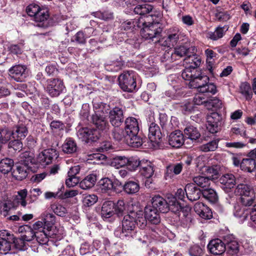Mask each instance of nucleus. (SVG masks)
Masks as SVG:
<instances>
[{"instance_id":"obj_1","label":"nucleus","mask_w":256,"mask_h":256,"mask_svg":"<svg viewBox=\"0 0 256 256\" xmlns=\"http://www.w3.org/2000/svg\"><path fill=\"white\" fill-rule=\"evenodd\" d=\"M146 224L147 220L142 210L130 211L128 214L124 216L122 220V230H116L114 234L122 239L129 240L135 235L136 226L143 229Z\"/></svg>"},{"instance_id":"obj_2","label":"nucleus","mask_w":256,"mask_h":256,"mask_svg":"<svg viewBox=\"0 0 256 256\" xmlns=\"http://www.w3.org/2000/svg\"><path fill=\"white\" fill-rule=\"evenodd\" d=\"M182 76L184 80L190 81V88H197L198 91L210 80L207 76L202 74L200 71L194 70L192 71L184 70L182 73Z\"/></svg>"},{"instance_id":"obj_3","label":"nucleus","mask_w":256,"mask_h":256,"mask_svg":"<svg viewBox=\"0 0 256 256\" xmlns=\"http://www.w3.org/2000/svg\"><path fill=\"white\" fill-rule=\"evenodd\" d=\"M162 31L160 24L158 22L148 23L140 30L141 36L146 40H151L155 42V40L161 37Z\"/></svg>"},{"instance_id":"obj_4","label":"nucleus","mask_w":256,"mask_h":256,"mask_svg":"<svg viewBox=\"0 0 256 256\" xmlns=\"http://www.w3.org/2000/svg\"><path fill=\"white\" fill-rule=\"evenodd\" d=\"M118 80L119 86L124 91L132 92L136 88V76L132 71L121 74L118 76Z\"/></svg>"},{"instance_id":"obj_5","label":"nucleus","mask_w":256,"mask_h":256,"mask_svg":"<svg viewBox=\"0 0 256 256\" xmlns=\"http://www.w3.org/2000/svg\"><path fill=\"white\" fill-rule=\"evenodd\" d=\"M77 136L82 140L89 142L96 141L100 136V132L98 129L84 128L78 130Z\"/></svg>"},{"instance_id":"obj_6","label":"nucleus","mask_w":256,"mask_h":256,"mask_svg":"<svg viewBox=\"0 0 256 256\" xmlns=\"http://www.w3.org/2000/svg\"><path fill=\"white\" fill-rule=\"evenodd\" d=\"M207 128L212 134L217 132L220 129L222 123V116L217 112H214L207 116Z\"/></svg>"},{"instance_id":"obj_7","label":"nucleus","mask_w":256,"mask_h":256,"mask_svg":"<svg viewBox=\"0 0 256 256\" xmlns=\"http://www.w3.org/2000/svg\"><path fill=\"white\" fill-rule=\"evenodd\" d=\"M64 88L62 82L58 79L48 80L46 90L52 96H58Z\"/></svg>"},{"instance_id":"obj_8","label":"nucleus","mask_w":256,"mask_h":256,"mask_svg":"<svg viewBox=\"0 0 256 256\" xmlns=\"http://www.w3.org/2000/svg\"><path fill=\"white\" fill-rule=\"evenodd\" d=\"M110 122L114 127H119L124 121V110L122 108L114 107L109 112Z\"/></svg>"},{"instance_id":"obj_9","label":"nucleus","mask_w":256,"mask_h":256,"mask_svg":"<svg viewBox=\"0 0 256 256\" xmlns=\"http://www.w3.org/2000/svg\"><path fill=\"white\" fill-rule=\"evenodd\" d=\"M58 157V153L54 148H48L40 153L38 157V161L42 165L50 164L52 160Z\"/></svg>"},{"instance_id":"obj_10","label":"nucleus","mask_w":256,"mask_h":256,"mask_svg":"<svg viewBox=\"0 0 256 256\" xmlns=\"http://www.w3.org/2000/svg\"><path fill=\"white\" fill-rule=\"evenodd\" d=\"M26 67L22 65H16L10 68L9 75L16 82H22L26 77Z\"/></svg>"},{"instance_id":"obj_11","label":"nucleus","mask_w":256,"mask_h":256,"mask_svg":"<svg viewBox=\"0 0 256 256\" xmlns=\"http://www.w3.org/2000/svg\"><path fill=\"white\" fill-rule=\"evenodd\" d=\"M221 188L226 192L233 188L238 182V178H236L232 174H228L222 176L220 179Z\"/></svg>"},{"instance_id":"obj_12","label":"nucleus","mask_w":256,"mask_h":256,"mask_svg":"<svg viewBox=\"0 0 256 256\" xmlns=\"http://www.w3.org/2000/svg\"><path fill=\"white\" fill-rule=\"evenodd\" d=\"M50 228V226H48L46 230L43 231H36L35 238L40 244H46L48 242L49 238H54L56 235V231Z\"/></svg>"},{"instance_id":"obj_13","label":"nucleus","mask_w":256,"mask_h":256,"mask_svg":"<svg viewBox=\"0 0 256 256\" xmlns=\"http://www.w3.org/2000/svg\"><path fill=\"white\" fill-rule=\"evenodd\" d=\"M160 212L154 208L150 205L146 206L144 216L152 224H157L160 222Z\"/></svg>"},{"instance_id":"obj_14","label":"nucleus","mask_w":256,"mask_h":256,"mask_svg":"<svg viewBox=\"0 0 256 256\" xmlns=\"http://www.w3.org/2000/svg\"><path fill=\"white\" fill-rule=\"evenodd\" d=\"M208 248L212 254L216 255L222 254L226 249V244L218 238L210 240Z\"/></svg>"},{"instance_id":"obj_15","label":"nucleus","mask_w":256,"mask_h":256,"mask_svg":"<svg viewBox=\"0 0 256 256\" xmlns=\"http://www.w3.org/2000/svg\"><path fill=\"white\" fill-rule=\"evenodd\" d=\"M187 198L191 202L198 200L202 194L201 190L193 184H187L184 188Z\"/></svg>"},{"instance_id":"obj_16","label":"nucleus","mask_w":256,"mask_h":256,"mask_svg":"<svg viewBox=\"0 0 256 256\" xmlns=\"http://www.w3.org/2000/svg\"><path fill=\"white\" fill-rule=\"evenodd\" d=\"M168 143L173 148H180L184 143V135L179 130L172 132L169 136Z\"/></svg>"},{"instance_id":"obj_17","label":"nucleus","mask_w":256,"mask_h":256,"mask_svg":"<svg viewBox=\"0 0 256 256\" xmlns=\"http://www.w3.org/2000/svg\"><path fill=\"white\" fill-rule=\"evenodd\" d=\"M154 208L160 212L165 213L168 211V202L160 196H155L152 199V205Z\"/></svg>"},{"instance_id":"obj_18","label":"nucleus","mask_w":256,"mask_h":256,"mask_svg":"<svg viewBox=\"0 0 256 256\" xmlns=\"http://www.w3.org/2000/svg\"><path fill=\"white\" fill-rule=\"evenodd\" d=\"M124 130L128 135L133 134H138L139 132V126L137 119L134 117L126 118L124 122Z\"/></svg>"},{"instance_id":"obj_19","label":"nucleus","mask_w":256,"mask_h":256,"mask_svg":"<svg viewBox=\"0 0 256 256\" xmlns=\"http://www.w3.org/2000/svg\"><path fill=\"white\" fill-rule=\"evenodd\" d=\"M201 60L196 55L189 54L184 60V70L190 71L196 70V68L200 66Z\"/></svg>"},{"instance_id":"obj_20","label":"nucleus","mask_w":256,"mask_h":256,"mask_svg":"<svg viewBox=\"0 0 256 256\" xmlns=\"http://www.w3.org/2000/svg\"><path fill=\"white\" fill-rule=\"evenodd\" d=\"M196 212L202 218L206 220L212 218V212L210 208L202 202H197L194 206Z\"/></svg>"},{"instance_id":"obj_21","label":"nucleus","mask_w":256,"mask_h":256,"mask_svg":"<svg viewBox=\"0 0 256 256\" xmlns=\"http://www.w3.org/2000/svg\"><path fill=\"white\" fill-rule=\"evenodd\" d=\"M48 14L47 10L42 9L34 18L36 22V26L42 28L48 27L49 26V22L48 20Z\"/></svg>"},{"instance_id":"obj_22","label":"nucleus","mask_w":256,"mask_h":256,"mask_svg":"<svg viewBox=\"0 0 256 256\" xmlns=\"http://www.w3.org/2000/svg\"><path fill=\"white\" fill-rule=\"evenodd\" d=\"M92 120L98 129L104 130L108 128L109 125L106 118L94 113L92 115Z\"/></svg>"},{"instance_id":"obj_23","label":"nucleus","mask_w":256,"mask_h":256,"mask_svg":"<svg viewBox=\"0 0 256 256\" xmlns=\"http://www.w3.org/2000/svg\"><path fill=\"white\" fill-rule=\"evenodd\" d=\"M114 202L112 201H106L104 202L101 210V214L104 218H108L112 216L114 213Z\"/></svg>"},{"instance_id":"obj_24","label":"nucleus","mask_w":256,"mask_h":256,"mask_svg":"<svg viewBox=\"0 0 256 256\" xmlns=\"http://www.w3.org/2000/svg\"><path fill=\"white\" fill-rule=\"evenodd\" d=\"M162 138L158 126L154 123H152L149 128L148 138L152 142L158 143Z\"/></svg>"},{"instance_id":"obj_25","label":"nucleus","mask_w":256,"mask_h":256,"mask_svg":"<svg viewBox=\"0 0 256 256\" xmlns=\"http://www.w3.org/2000/svg\"><path fill=\"white\" fill-rule=\"evenodd\" d=\"M20 158L22 162V164L26 166L27 169L31 168L30 165L36 164V160L34 158V154L31 152L26 151L21 154Z\"/></svg>"},{"instance_id":"obj_26","label":"nucleus","mask_w":256,"mask_h":256,"mask_svg":"<svg viewBox=\"0 0 256 256\" xmlns=\"http://www.w3.org/2000/svg\"><path fill=\"white\" fill-rule=\"evenodd\" d=\"M182 164L181 163L171 164L166 167L165 178L167 180L171 178L174 175L178 174L182 172Z\"/></svg>"},{"instance_id":"obj_27","label":"nucleus","mask_w":256,"mask_h":256,"mask_svg":"<svg viewBox=\"0 0 256 256\" xmlns=\"http://www.w3.org/2000/svg\"><path fill=\"white\" fill-rule=\"evenodd\" d=\"M128 136L126 133L125 130L118 127H114L112 130V136L116 141L126 144L127 136Z\"/></svg>"},{"instance_id":"obj_28","label":"nucleus","mask_w":256,"mask_h":256,"mask_svg":"<svg viewBox=\"0 0 256 256\" xmlns=\"http://www.w3.org/2000/svg\"><path fill=\"white\" fill-rule=\"evenodd\" d=\"M184 136L192 140H196L199 138L200 134L198 129L192 126H186L184 129Z\"/></svg>"},{"instance_id":"obj_29","label":"nucleus","mask_w":256,"mask_h":256,"mask_svg":"<svg viewBox=\"0 0 256 256\" xmlns=\"http://www.w3.org/2000/svg\"><path fill=\"white\" fill-rule=\"evenodd\" d=\"M99 188L102 193H110L114 188L112 181L108 178H102L99 182Z\"/></svg>"},{"instance_id":"obj_30","label":"nucleus","mask_w":256,"mask_h":256,"mask_svg":"<svg viewBox=\"0 0 256 256\" xmlns=\"http://www.w3.org/2000/svg\"><path fill=\"white\" fill-rule=\"evenodd\" d=\"M240 168L242 170L252 172L256 168V162L252 158H244L240 162Z\"/></svg>"},{"instance_id":"obj_31","label":"nucleus","mask_w":256,"mask_h":256,"mask_svg":"<svg viewBox=\"0 0 256 256\" xmlns=\"http://www.w3.org/2000/svg\"><path fill=\"white\" fill-rule=\"evenodd\" d=\"M140 172L146 178H150L154 172V166L150 162H142L140 164Z\"/></svg>"},{"instance_id":"obj_32","label":"nucleus","mask_w":256,"mask_h":256,"mask_svg":"<svg viewBox=\"0 0 256 256\" xmlns=\"http://www.w3.org/2000/svg\"><path fill=\"white\" fill-rule=\"evenodd\" d=\"M96 180V177L95 174H89L80 182V186L83 190L90 188L94 185Z\"/></svg>"},{"instance_id":"obj_33","label":"nucleus","mask_w":256,"mask_h":256,"mask_svg":"<svg viewBox=\"0 0 256 256\" xmlns=\"http://www.w3.org/2000/svg\"><path fill=\"white\" fill-rule=\"evenodd\" d=\"M62 151L66 154H73L76 151V142L72 138H67L62 146Z\"/></svg>"},{"instance_id":"obj_34","label":"nucleus","mask_w":256,"mask_h":256,"mask_svg":"<svg viewBox=\"0 0 256 256\" xmlns=\"http://www.w3.org/2000/svg\"><path fill=\"white\" fill-rule=\"evenodd\" d=\"M138 134H129L127 136L126 144L134 148H138L142 146L144 142L142 138L138 135Z\"/></svg>"},{"instance_id":"obj_35","label":"nucleus","mask_w":256,"mask_h":256,"mask_svg":"<svg viewBox=\"0 0 256 256\" xmlns=\"http://www.w3.org/2000/svg\"><path fill=\"white\" fill-rule=\"evenodd\" d=\"M13 203L9 198L4 199L0 201V211L1 214L4 216L8 215V212L13 208Z\"/></svg>"},{"instance_id":"obj_36","label":"nucleus","mask_w":256,"mask_h":256,"mask_svg":"<svg viewBox=\"0 0 256 256\" xmlns=\"http://www.w3.org/2000/svg\"><path fill=\"white\" fill-rule=\"evenodd\" d=\"M12 132V137L14 138L23 139L28 134L27 128L23 125L16 126Z\"/></svg>"},{"instance_id":"obj_37","label":"nucleus","mask_w":256,"mask_h":256,"mask_svg":"<svg viewBox=\"0 0 256 256\" xmlns=\"http://www.w3.org/2000/svg\"><path fill=\"white\" fill-rule=\"evenodd\" d=\"M14 161L10 158L2 159L0 162V171L4 174H8L14 166Z\"/></svg>"},{"instance_id":"obj_38","label":"nucleus","mask_w":256,"mask_h":256,"mask_svg":"<svg viewBox=\"0 0 256 256\" xmlns=\"http://www.w3.org/2000/svg\"><path fill=\"white\" fill-rule=\"evenodd\" d=\"M124 189L128 194H134L138 192L140 186L138 182L129 181L125 184Z\"/></svg>"},{"instance_id":"obj_39","label":"nucleus","mask_w":256,"mask_h":256,"mask_svg":"<svg viewBox=\"0 0 256 256\" xmlns=\"http://www.w3.org/2000/svg\"><path fill=\"white\" fill-rule=\"evenodd\" d=\"M203 196L211 202L214 203L218 200L216 192L212 188H205L202 192Z\"/></svg>"},{"instance_id":"obj_40","label":"nucleus","mask_w":256,"mask_h":256,"mask_svg":"<svg viewBox=\"0 0 256 256\" xmlns=\"http://www.w3.org/2000/svg\"><path fill=\"white\" fill-rule=\"evenodd\" d=\"M55 216L52 214L48 212H45L42 214V218L45 226L46 228L48 226H50V229L56 231V227L54 226V224L55 222Z\"/></svg>"},{"instance_id":"obj_41","label":"nucleus","mask_w":256,"mask_h":256,"mask_svg":"<svg viewBox=\"0 0 256 256\" xmlns=\"http://www.w3.org/2000/svg\"><path fill=\"white\" fill-rule=\"evenodd\" d=\"M222 102L220 100L216 98H213L206 100L205 106L208 110H217L222 108Z\"/></svg>"},{"instance_id":"obj_42","label":"nucleus","mask_w":256,"mask_h":256,"mask_svg":"<svg viewBox=\"0 0 256 256\" xmlns=\"http://www.w3.org/2000/svg\"><path fill=\"white\" fill-rule=\"evenodd\" d=\"M110 106L106 104H97L94 106V113L106 118L109 114Z\"/></svg>"},{"instance_id":"obj_43","label":"nucleus","mask_w":256,"mask_h":256,"mask_svg":"<svg viewBox=\"0 0 256 256\" xmlns=\"http://www.w3.org/2000/svg\"><path fill=\"white\" fill-rule=\"evenodd\" d=\"M193 181L196 185L202 188L208 187L210 183V178L208 176H201L194 177Z\"/></svg>"},{"instance_id":"obj_44","label":"nucleus","mask_w":256,"mask_h":256,"mask_svg":"<svg viewBox=\"0 0 256 256\" xmlns=\"http://www.w3.org/2000/svg\"><path fill=\"white\" fill-rule=\"evenodd\" d=\"M26 168L23 164L16 166V169L13 172V175L18 180H22L27 176Z\"/></svg>"},{"instance_id":"obj_45","label":"nucleus","mask_w":256,"mask_h":256,"mask_svg":"<svg viewBox=\"0 0 256 256\" xmlns=\"http://www.w3.org/2000/svg\"><path fill=\"white\" fill-rule=\"evenodd\" d=\"M218 139H216L200 146V150L204 152L214 151L218 147Z\"/></svg>"},{"instance_id":"obj_46","label":"nucleus","mask_w":256,"mask_h":256,"mask_svg":"<svg viewBox=\"0 0 256 256\" xmlns=\"http://www.w3.org/2000/svg\"><path fill=\"white\" fill-rule=\"evenodd\" d=\"M12 132L8 128H0V142L2 144H6L11 138Z\"/></svg>"},{"instance_id":"obj_47","label":"nucleus","mask_w":256,"mask_h":256,"mask_svg":"<svg viewBox=\"0 0 256 256\" xmlns=\"http://www.w3.org/2000/svg\"><path fill=\"white\" fill-rule=\"evenodd\" d=\"M153 9L152 6L148 4L138 5L134 8V12L136 14L144 15L150 12Z\"/></svg>"},{"instance_id":"obj_48","label":"nucleus","mask_w":256,"mask_h":256,"mask_svg":"<svg viewBox=\"0 0 256 256\" xmlns=\"http://www.w3.org/2000/svg\"><path fill=\"white\" fill-rule=\"evenodd\" d=\"M92 14L96 18L106 21L112 20L114 18L113 12L108 10L103 12L100 11L95 12H92Z\"/></svg>"},{"instance_id":"obj_49","label":"nucleus","mask_w":256,"mask_h":256,"mask_svg":"<svg viewBox=\"0 0 256 256\" xmlns=\"http://www.w3.org/2000/svg\"><path fill=\"white\" fill-rule=\"evenodd\" d=\"M128 158L124 156H117L113 159L112 162V165L116 168H118L126 166V164H128Z\"/></svg>"},{"instance_id":"obj_50","label":"nucleus","mask_w":256,"mask_h":256,"mask_svg":"<svg viewBox=\"0 0 256 256\" xmlns=\"http://www.w3.org/2000/svg\"><path fill=\"white\" fill-rule=\"evenodd\" d=\"M168 210H171L174 213L180 212L182 208V206L177 201L176 198H172L168 202Z\"/></svg>"},{"instance_id":"obj_51","label":"nucleus","mask_w":256,"mask_h":256,"mask_svg":"<svg viewBox=\"0 0 256 256\" xmlns=\"http://www.w3.org/2000/svg\"><path fill=\"white\" fill-rule=\"evenodd\" d=\"M126 206L123 200H118L114 203V213L118 216H122L126 211Z\"/></svg>"},{"instance_id":"obj_52","label":"nucleus","mask_w":256,"mask_h":256,"mask_svg":"<svg viewBox=\"0 0 256 256\" xmlns=\"http://www.w3.org/2000/svg\"><path fill=\"white\" fill-rule=\"evenodd\" d=\"M201 93H208L214 94L216 92V86L210 82H206V84L202 86L200 90H198Z\"/></svg>"},{"instance_id":"obj_53","label":"nucleus","mask_w":256,"mask_h":256,"mask_svg":"<svg viewBox=\"0 0 256 256\" xmlns=\"http://www.w3.org/2000/svg\"><path fill=\"white\" fill-rule=\"evenodd\" d=\"M128 164H126L127 168L130 171H134L136 170L138 167L140 168V164L142 162H140L136 158L132 157L128 158Z\"/></svg>"},{"instance_id":"obj_54","label":"nucleus","mask_w":256,"mask_h":256,"mask_svg":"<svg viewBox=\"0 0 256 256\" xmlns=\"http://www.w3.org/2000/svg\"><path fill=\"white\" fill-rule=\"evenodd\" d=\"M252 188V186L246 184H238L236 186V188L235 190V192L240 196L242 197V196L244 195L248 192H250V194H252L251 192H250V190Z\"/></svg>"},{"instance_id":"obj_55","label":"nucleus","mask_w":256,"mask_h":256,"mask_svg":"<svg viewBox=\"0 0 256 256\" xmlns=\"http://www.w3.org/2000/svg\"><path fill=\"white\" fill-rule=\"evenodd\" d=\"M50 208L56 214L60 216H64L66 212V208L58 204H51Z\"/></svg>"},{"instance_id":"obj_56","label":"nucleus","mask_w":256,"mask_h":256,"mask_svg":"<svg viewBox=\"0 0 256 256\" xmlns=\"http://www.w3.org/2000/svg\"><path fill=\"white\" fill-rule=\"evenodd\" d=\"M11 248V244L8 242L4 238H0V253L2 254H6L10 250Z\"/></svg>"},{"instance_id":"obj_57","label":"nucleus","mask_w":256,"mask_h":256,"mask_svg":"<svg viewBox=\"0 0 256 256\" xmlns=\"http://www.w3.org/2000/svg\"><path fill=\"white\" fill-rule=\"evenodd\" d=\"M240 202L242 205L245 206H250L256 204V196L240 197Z\"/></svg>"},{"instance_id":"obj_58","label":"nucleus","mask_w":256,"mask_h":256,"mask_svg":"<svg viewBox=\"0 0 256 256\" xmlns=\"http://www.w3.org/2000/svg\"><path fill=\"white\" fill-rule=\"evenodd\" d=\"M98 196L95 194H88L83 199L84 206H90L94 205L98 201Z\"/></svg>"},{"instance_id":"obj_59","label":"nucleus","mask_w":256,"mask_h":256,"mask_svg":"<svg viewBox=\"0 0 256 256\" xmlns=\"http://www.w3.org/2000/svg\"><path fill=\"white\" fill-rule=\"evenodd\" d=\"M22 142L18 139L11 140L8 144V148L12 149L16 152H20L22 150Z\"/></svg>"},{"instance_id":"obj_60","label":"nucleus","mask_w":256,"mask_h":256,"mask_svg":"<svg viewBox=\"0 0 256 256\" xmlns=\"http://www.w3.org/2000/svg\"><path fill=\"white\" fill-rule=\"evenodd\" d=\"M42 9L40 7L36 4H30L26 8L27 14L30 16H33L34 18L36 16V15Z\"/></svg>"},{"instance_id":"obj_61","label":"nucleus","mask_w":256,"mask_h":256,"mask_svg":"<svg viewBox=\"0 0 256 256\" xmlns=\"http://www.w3.org/2000/svg\"><path fill=\"white\" fill-rule=\"evenodd\" d=\"M174 54L180 57L188 56L190 54V48L184 46H180L174 48Z\"/></svg>"},{"instance_id":"obj_62","label":"nucleus","mask_w":256,"mask_h":256,"mask_svg":"<svg viewBox=\"0 0 256 256\" xmlns=\"http://www.w3.org/2000/svg\"><path fill=\"white\" fill-rule=\"evenodd\" d=\"M18 195L20 197L18 200V203L23 207H25L27 204L26 198H27L28 192L26 189L20 190L18 192Z\"/></svg>"},{"instance_id":"obj_63","label":"nucleus","mask_w":256,"mask_h":256,"mask_svg":"<svg viewBox=\"0 0 256 256\" xmlns=\"http://www.w3.org/2000/svg\"><path fill=\"white\" fill-rule=\"evenodd\" d=\"M20 236L26 242H30L35 238L36 232H34L30 227H28V230H26L25 234L21 235Z\"/></svg>"},{"instance_id":"obj_64","label":"nucleus","mask_w":256,"mask_h":256,"mask_svg":"<svg viewBox=\"0 0 256 256\" xmlns=\"http://www.w3.org/2000/svg\"><path fill=\"white\" fill-rule=\"evenodd\" d=\"M190 256H201L202 254V249L197 244L192 246L189 250Z\"/></svg>"}]
</instances>
